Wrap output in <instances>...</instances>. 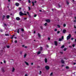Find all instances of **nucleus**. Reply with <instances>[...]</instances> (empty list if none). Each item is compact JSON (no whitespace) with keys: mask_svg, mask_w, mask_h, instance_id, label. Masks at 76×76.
<instances>
[{"mask_svg":"<svg viewBox=\"0 0 76 76\" xmlns=\"http://www.w3.org/2000/svg\"><path fill=\"white\" fill-rule=\"evenodd\" d=\"M54 43H55V45L56 46H57V42L56 41H55L54 42Z\"/></svg>","mask_w":76,"mask_h":76,"instance_id":"1a4fd4ad","label":"nucleus"},{"mask_svg":"<svg viewBox=\"0 0 76 76\" xmlns=\"http://www.w3.org/2000/svg\"><path fill=\"white\" fill-rule=\"evenodd\" d=\"M37 35L39 38H41V35H40V34H39L38 33Z\"/></svg>","mask_w":76,"mask_h":76,"instance_id":"ddd939ff","label":"nucleus"},{"mask_svg":"<svg viewBox=\"0 0 76 76\" xmlns=\"http://www.w3.org/2000/svg\"><path fill=\"white\" fill-rule=\"evenodd\" d=\"M66 50H67V49L66 48H64V51H65Z\"/></svg>","mask_w":76,"mask_h":76,"instance_id":"f704fd0d","label":"nucleus"},{"mask_svg":"<svg viewBox=\"0 0 76 76\" xmlns=\"http://www.w3.org/2000/svg\"><path fill=\"white\" fill-rule=\"evenodd\" d=\"M63 26H64V27H65L66 25V24H64L63 25Z\"/></svg>","mask_w":76,"mask_h":76,"instance_id":"ea45409f","label":"nucleus"},{"mask_svg":"<svg viewBox=\"0 0 76 76\" xmlns=\"http://www.w3.org/2000/svg\"><path fill=\"white\" fill-rule=\"evenodd\" d=\"M6 18L7 19H9V18H10V15H7L6 16Z\"/></svg>","mask_w":76,"mask_h":76,"instance_id":"4468645a","label":"nucleus"},{"mask_svg":"<svg viewBox=\"0 0 76 76\" xmlns=\"http://www.w3.org/2000/svg\"><path fill=\"white\" fill-rule=\"evenodd\" d=\"M47 25V23H45L44 24L45 26H46Z\"/></svg>","mask_w":76,"mask_h":76,"instance_id":"4c0bfd02","label":"nucleus"},{"mask_svg":"<svg viewBox=\"0 0 76 76\" xmlns=\"http://www.w3.org/2000/svg\"><path fill=\"white\" fill-rule=\"evenodd\" d=\"M0 31H1V32H3V30L1 29H0Z\"/></svg>","mask_w":76,"mask_h":76,"instance_id":"c03bdc74","label":"nucleus"},{"mask_svg":"<svg viewBox=\"0 0 76 76\" xmlns=\"http://www.w3.org/2000/svg\"><path fill=\"white\" fill-rule=\"evenodd\" d=\"M28 3H31V1H30V0H28Z\"/></svg>","mask_w":76,"mask_h":76,"instance_id":"3c124183","label":"nucleus"},{"mask_svg":"<svg viewBox=\"0 0 76 76\" xmlns=\"http://www.w3.org/2000/svg\"><path fill=\"white\" fill-rule=\"evenodd\" d=\"M15 36V35H13L12 37L11 38V39H13V38H14V37Z\"/></svg>","mask_w":76,"mask_h":76,"instance_id":"bb28decb","label":"nucleus"},{"mask_svg":"<svg viewBox=\"0 0 76 76\" xmlns=\"http://www.w3.org/2000/svg\"><path fill=\"white\" fill-rule=\"evenodd\" d=\"M48 40H50V37H48Z\"/></svg>","mask_w":76,"mask_h":76,"instance_id":"8fccbe9b","label":"nucleus"},{"mask_svg":"<svg viewBox=\"0 0 76 76\" xmlns=\"http://www.w3.org/2000/svg\"><path fill=\"white\" fill-rule=\"evenodd\" d=\"M4 26H7V24L4 23Z\"/></svg>","mask_w":76,"mask_h":76,"instance_id":"a19ab883","label":"nucleus"},{"mask_svg":"<svg viewBox=\"0 0 76 76\" xmlns=\"http://www.w3.org/2000/svg\"><path fill=\"white\" fill-rule=\"evenodd\" d=\"M21 31H22V32H24V30H23V29L21 28Z\"/></svg>","mask_w":76,"mask_h":76,"instance_id":"393cba45","label":"nucleus"},{"mask_svg":"<svg viewBox=\"0 0 76 76\" xmlns=\"http://www.w3.org/2000/svg\"><path fill=\"white\" fill-rule=\"evenodd\" d=\"M23 52L22 51H20V54L21 55L22 54Z\"/></svg>","mask_w":76,"mask_h":76,"instance_id":"c85d7f7f","label":"nucleus"},{"mask_svg":"<svg viewBox=\"0 0 76 76\" xmlns=\"http://www.w3.org/2000/svg\"><path fill=\"white\" fill-rule=\"evenodd\" d=\"M37 16V15H35L34 16V17H36Z\"/></svg>","mask_w":76,"mask_h":76,"instance_id":"864d4df0","label":"nucleus"},{"mask_svg":"<svg viewBox=\"0 0 76 76\" xmlns=\"http://www.w3.org/2000/svg\"><path fill=\"white\" fill-rule=\"evenodd\" d=\"M57 31V29L56 28L54 29V31Z\"/></svg>","mask_w":76,"mask_h":76,"instance_id":"37998d69","label":"nucleus"},{"mask_svg":"<svg viewBox=\"0 0 76 76\" xmlns=\"http://www.w3.org/2000/svg\"><path fill=\"white\" fill-rule=\"evenodd\" d=\"M21 36L22 37H24V36H23V35H21Z\"/></svg>","mask_w":76,"mask_h":76,"instance_id":"6e6d98bb","label":"nucleus"},{"mask_svg":"<svg viewBox=\"0 0 76 76\" xmlns=\"http://www.w3.org/2000/svg\"><path fill=\"white\" fill-rule=\"evenodd\" d=\"M28 10H31V7H28Z\"/></svg>","mask_w":76,"mask_h":76,"instance_id":"7c9ffc66","label":"nucleus"},{"mask_svg":"<svg viewBox=\"0 0 76 76\" xmlns=\"http://www.w3.org/2000/svg\"><path fill=\"white\" fill-rule=\"evenodd\" d=\"M71 38V34H69V35H68L66 37L67 40H69Z\"/></svg>","mask_w":76,"mask_h":76,"instance_id":"f257e3e1","label":"nucleus"},{"mask_svg":"<svg viewBox=\"0 0 76 76\" xmlns=\"http://www.w3.org/2000/svg\"><path fill=\"white\" fill-rule=\"evenodd\" d=\"M26 56V54H25L24 55V58H25Z\"/></svg>","mask_w":76,"mask_h":76,"instance_id":"412c9836","label":"nucleus"},{"mask_svg":"<svg viewBox=\"0 0 76 76\" xmlns=\"http://www.w3.org/2000/svg\"><path fill=\"white\" fill-rule=\"evenodd\" d=\"M25 63L26 64V65H27V66H28L29 65V64L26 61H25Z\"/></svg>","mask_w":76,"mask_h":76,"instance_id":"dca6fc26","label":"nucleus"},{"mask_svg":"<svg viewBox=\"0 0 76 76\" xmlns=\"http://www.w3.org/2000/svg\"><path fill=\"white\" fill-rule=\"evenodd\" d=\"M61 63L62 64L64 63V61L63 59L61 60Z\"/></svg>","mask_w":76,"mask_h":76,"instance_id":"9b49d317","label":"nucleus"},{"mask_svg":"<svg viewBox=\"0 0 76 76\" xmlns=\"http://www.w3.org/2000/svg\"><path fill=\"white\" fill-rule=\"evenodd\" d=\"M14 71H15V68H13L12 72H13Z\"/></svg>","mask_w":76,"mask_h":76,"instance_id":"aec40b11","label":"nucleus"},{"mask_svg":"<svg viewBox=\"0 0 76 76\" xmlns=\"http://www.w3.org/2000/svg\"><path fill=\"white\" fill-rule=\"evenodd\" d=\"M40 28L41 29H43V28H42V26H40Z\"/></svg>","mask_w":76,"mask_h":76,"instance_id":"c9c22d12","label":"nucleus"},{"mask_svg":"<svg viewBox=\"0 0 76 76\" xmlns=\"http://www.w3.org/2000/svg\"><path fill=\"white\" fill-rule=\"evenodd\" d=\"M53 72H51V73H50V76H52V75H53Z\"/></svg>","mask_w":76,"mask_h":76,"instance_id":"e433bc0d","label":"nucleus"},{"mask_svg":"<svg viewBox=\"0 0 76 76\" xmlns=\"http://www.w3.org/2000/svg\"><path fill=\"white\" fill-rule=\"evenodd\" d=\"M76 22V20H74V22Z\"/></svg>","mask_w":76,"mask_h":76,"instance_id":"e2e57ef3","label":"nucleus"},{"mask_svg":"<svg viewBox=\"0 0 76 76\" xmlns=\"http://www.w3.org/2000/svg\"><path fill=\"white\" fill-rule=\"evenodd\" d=\"M57 26L58 27V28H60V27H61L59 25H57Z\"/></svg>","mask_w":76,"mask_h":76,"instance_id":"b1692460","label":"nucleus"},{"mask_svg":"<svg viewBox=\"0 0 76 76\" xmlns=\"http://www.w3.org/2000/svg\"><path fill=\"white\" fill-rule=\"evenodd\" d=\"M60 53L62 54L63 53V52H60Z\"/></svg>","mask_w":76,"mask_h":76,"instance_id":"09e8293b","label":"nucleus"},{"mask_svg":"<svg viewBox=\"0 0 76 76\" xmlns=\"http://www.w3.org/2000/svg\"><path fill=\"white\" fill-rule=\"evenodd\" d=\"M27 19V18H24V19L25 20H26V19Z\"/></svg>","mask_w":76,"mask_h":76,"instance_id":"13d9d810","label":"nucleus"},{"mask_svg":"<svg viewBox=\"0 0 76 76\" xmlns=\"http://www.w3.org/2000/svg\"><path fill=\"white\" fill-rule=\"evenodd\" d=\"M20 29V28H18V29H16V31H15V32L17 31L18 33V34H19V30Z\"/></svg>","mask_w":76,"mask_h":76,"instance_id":"39448f33","label":"nucleus"},{"mask_svg":"<svg viewBox=\"0 0 76 76\" xmlns=\"http://www.w3.org/2000/svg\"><path fill=\"white\" fill-rule=\"evenodd\" d=\"M16 20H20V18L19 17H18L16 18Z\"/></svg>","mask_w":76,"mask_h":76,"instance_id":"0eeeda50","label":"nucleus"},{"mask_svg":"<svg viewBox=\"0 0 76 76\" xmlns=\"http://www.w3.org/2000/svg\"><path fill=\"white\" fill-rule=\"evenodd\" d=\"M32 4H33V6H34L35 5V4H34V2H32Z\"/></svg>","mask_w":76,"mask_h":76,"instance_id":"c756f323","label":"nucleus"},{"mask_svg":"<svg viewBox=\"0 0 76 76\" xmlns=\"http://www.w3.org/2000/svg\"><path fill=\"white\" fill-rule=\"evenodd\" d=\"M64 48V46L62 45L61 47V48Z\"/></svg>","mask_w":76,"mask_h":76,"instance_id":"4be33fe9","label":"nucleus"},{"mask_svg":"<svg viewBox=\"0 0 76 76\" xmlns=\"http://www.w3.org/2000/svg\"><path fill=\"white\" fill-rule=\"evenodd\" d=\"M27 14H28V16H29V17H31V16L30 15L29 12H27Z\"/></svg>","mask_w":76,"mask_h":76,"instance_id":"a211bd4d","label":"nucleus"},{"mask_svg":"<svg viewBox=\"0 0 76 76\" xmlns=\"http://www.w3.org/2000/svg\"><path fill=\"white\" fill-rule=\"evenodd\" d=\"M19 15L20 16H23L24 15V14L22 12H19Z\"/></svg>","mask_w":76,"mask_h":76,"instance_id":"f03ea898","label":"nucleus"},{"mask_svg":"<svg viewBox=\"0 0 76 76\" xmlns=\"http://www.w3.org/2000/svg\"><path fill=\"white\" fill-rule=\"evenodd\" d=\"M15 5L16 6H19V4H18V3H16L15 4Z\"/></svg>","mask_w":76,"mask_h":76,"instance_id":"9d476101","label":"nucleus"},{"mask_svg":"<svg viewBox=\"0 0 76 76\" xmlns=\"http://www.w3.org/2000/svg\"><path fill=\"white\" fill-rule=\"evenodd\" d=\"M5 18V16L3 15V18H2V20H4V18Z\"/></svg>","mask_w":76,"mask_h":76,"instance_id":"5701e85b","label":"nucleus"},{"mask_svg":"<svg viewBox=\"0 0 76 76\" xmlns=\"http://www.w3.org/2000/svg\"><path fill=\"white\" fill-rule=\"evenodd\" d=\"M57 34H60V31H57Z\"/></svg>","mask_w":76,"mask_h":76,"instance_id":"79ce46f5","label":"nucleus"},{"mask_svg":"<svg viewBox=\"0 0 76 76\" xmlns=\"http://www.w3.org/2000/svg\"><path fill=\"white\" fill-rule=\"evenodd\" d=\"M7 48H10V46H9V45H7Z\"/></svg>","mask_w":76,"mask_h":76,"instance_id":"2f4dec72","label":"nucleus"},{"mask_svg":"<svg viewBox=\"0 0 76 76\" xmlns=\"http://www.w3.org/2000/svg\"><path fill=\"white\" fill-rule=\"evenodd\" d=\"M15 43H17V42H18L17 40H15Z\"/></svg>","mask_w":76,"mask_h":76,"instance_id":"49530a36","label":"nucleus"},{"mask_svg":"<svg viewBox=\"0 0 76 76\" xmlns=\"http://www.w3.org/2000/svg\"><path fill=\"white\" fill-rule=\"evenodd\" d=\"M69 66H66V69H69Z\"/></svg>","mask_w":76,"mask_h":76,"instance_id":"a878e982","label":"nucleus"},{"mask_svg":"<svg viewBox=\"0 0 76 76\" xmlns=\"http://www.w3.org/2000/svg\"><path fill=\"white\" fill-rule=\"evenodd\" d=\"M66 30L65 29H64L63 30V32L64 34H65L66 33Z\"/></svg>","mask_w":76,"mask_h":76,"instance_id":"f8f14e48","label":"nucleus"},{"mask_svg":"<svg viewBox=\"0 0 76 76\" xmlns=\"http://www.w3.org/2000/svg\"><path fill=\"white\" fill-rule=\"evenodd\" d=\"M1 71L3 73H4V72H5V71L4 70V68H1Z\"/></svg>","mask_w":76,"mask_h":76,"instance_id":"423d86ee","label":"nucleus"},{"mask_svg":"<svg viewBox=\"0 0 76 76\" xmlns=\"http://www.w3.org/2000/svg\"><path fill=\"white\" fill-rule=\"evenodd\" d=\"M39 12H42V10H39Z\"/></svg>","mask_w":76,"mask_h":76,"instance_id":"774afa93","label":"nucleus"},{"mask_svg":"<svg viewBox=\"0 0 76 76\" xmlns=\"http://www.w3.org/2000/svg\"><path fill=\"white\" fill-rule=\"evenodd\" d=\"M64 39V37L62 36V37H61V39L59 38V41H61V40H62V39Z\"/></svg>","mask_w":76,"mask_h":76,"instance_id":"7ed1b4c3","label":"nucleus"},{"mask_svg":"<svg viewBox=\"0 0 76 76\" xmlns=\"http://www.w3.org/2000/svg\"><path fill=\"white\" fill-rule=\"evenodd\" d=\"M46 47H48V48L49 46H48V45H46Z\"/></svg>","mask_w":76,"mask_h":76,"instance_id":"052dcab7","label":"nucleus"},{"mask_svg":"<svg viewBox=\"0 0 76 76\" xmlns=\"http://www.w3.org/2000/svg\"><path fill=\"white\" fill-rule=\"evenodd\" d=\"M25 76H28V75L26 74L25 75Z\"/></svg>","mask_w":76,"mask_h":76,"instance_id":"bf43d9fd","label":"nucleus"},{"mask_svg":"<svg viewBox=\"0 0 76 76\" xmlns=\"http://www.w3.org/2000/svg\"><path fill=\"white\" fill-rule=\"evenodd\" d=\"M40 51H41L42 50V47H40Z\"/></svg>","mask_w":76,"mask_h":76,"instance_id":"f3484780","label":"nucleus"},{"mask_svg":"<svg viewBox=\"0 0 76 76\" xmlns=\"http://www.w3.org/2000/svg\"><path fill=\"white\" fill-rule=\"evenodd\" d=\"M75 46V44H73L72 45V47H74Z\"/></svg>","mask_w":76,"mask_h":76,"instance_id":"de8ad7c7","label":"nucleus"},{"mask_svg":"<svg viewBox=\"0 0 76 76\" xmlns=\"http://www.w3.org/2000/svg\"><path fill=\"white\" fill-rule=\"evenodd\" d=\"M24 15H25L26 16V15H26V14H24Z\"/></svg>","mask_w":76,"mask_h":76,"instance_id":"680f3d73","label":"nucleus"},{"mask_svg":"<svg viewBox=\"0 0 76 76\" xmlns=\"http://www.w3.org/2000/svg\"><path fill=\"white\" fill-rule=\"evenodd\" d=\"M35 33H36V32H35V31H34V34H35Z\"/></svg>","mask_w":76,"mask_h":76,"instance_id":"4d7b16f0","label":"nucleus"},{"mask_svg":"<svg viewBox=\"0 0 76 76\" xmlns=\"http://www.w3.org/2000/svg\"><path fill=\"white\" fill-rule=\"evenodd\" d=\"M45 69H46V70H48V69H50V67L48 66H45Z\"/></svg>","mask_w":76,"mask_h":76,"instance_id":"20e7f679","label":"nucleus"},{"mask_svg":"<svg viewBox=\"0 0 76 76\" xmlns=\"http://www.w3.org/2000/svg\"><path fill=\"white\" fill-rule=\"evenodd\" d=\"M69 47H70V48H72V46H69Z\"/></svg>","mask_w":76,"mask_h":76,"instance_id":"69168bd1","label":"nucleus"},{"mask_svg":"<svg viewBox=\"0 0 76 76\" xmlns=\"http://www.w3.org/2000/svg\"><path fill=\"white\" fill-rule=\"evenodd\" d=\"M5 36H9V34H5Z\"/></svg>","mask_w":76,"mask_h":76,"instance_id":"72a5a7b5","label":"nucleus"},{"mask_svg":"<svg viewBox=\"0 0 76 76\" xmlns=\"http://www.w3.org/2000/svg\"><path fill=\"white\" fill-rule=\"evenodd\" d=\"M71 39L72 40H73V38H71Z\"/></svg>","mask_w":76,"mask_h":76,"instance_id":"338daca9","label":"nucleus"},{"mask_svg":"<svg viewBox=\"0 0 76 76\" xmlns=\"http://www.w3.org/2000/svg\"><path fill=\"white\" fill-rule=\"evenodd\" d=\"M45 63H47V58H45Z\"/></svg>","mask_w":76,"mask_h":76,"instance_id":"2eb2a0df","label":"nucleus"},{"mask_svg":"<svg viewBox=\"0 0 76 76\" xmlns=\"http://www.w3.org/2000/svg\"><path fill=\"white\" fill-rule=\"evenodd\" d=\"M58 7H61V6H60V4H58Z\"/></svg>","mask_w":76,"mask_h":76,"instance_id":"58836bf2","label":"nucleus"},{"mask_svg":"<svg viewBox=\"0 0 76 76\" xmlns=\"http://www.w3.org/2000/svg\"><path fill=\"white\" fill-rule=\"evenodd\" d=\"M41 56H42L43 57L45 56V55H44V54H42L41 55Z\"/></svg>","mask_w":76,"mask_h":76,"instance_id":"473e14b6","label":"nucleus"},{"mask_svg":"<svg viewBox=\"0 0 76 76\" xmlns=\"http://www.w3.org/2000/svg\"><path fill=\"white\" fill-rule=\"evenodd\" d=\"M66 3L68 5L69 4V2H68V1H66Z\"/></svg>","mask_w":76,"mask_h":76,"instance_id":"a18cd8bd","label":"nucleus"},{"mask_svg":"<svg viewBox=\"0 0 76 76\" xmlns=\"http://www.w3.org/2000/svg\"><path fill=\"white\" fill-rule=\"evenodd\" d=\"M41 54V52L39 51L37 53V54Z\"/></svg>","mask_w":76,"mask_h":76,"instance_id":"6ab92c4d","label":"nucleus"},{"mask_svg":"<svg viewBox=\"0 0 76 76\" xmlns=\"http://www.w3.org/2000/svg\"><path fill=\"white\" fill-rule=\"evenodd\" d=\"M45 21L46 22H48V23H49V22H50V20L49 19L46 20Z\"/></svg>","mask_w":76,"mask_h":76,"instance_id":"6e6552de","label":"nucleus"},{"mask_svg":"<svg viewBox=\"0 0 76 76\" xmlns=\"http://www.w3.org/2000/svg\"><path fill=\"white\" fill-rule=\"evenodd\" d=\"M19 10H21V8H19Z\"/></svg>","mask_w":76,"mask_h":76,"instance_id":"0e129e2a","label":"nucleus"},{"mask_svg":"<svg viewBox=\"0 0 76 76\" xmlns=\"http://www.w3.org/2000/svg\"><path fill=\"white\" fill-rule=\"evenodd\" d=\"M41 74H42V72H41V71H40L39 73V75H41Z\"/></svg>","mask_w":76,"mask_h":76,"instance_id":"cd10ccee","label":"nucleus"},{"mask_svg":"<svg viewBox=\"0 0 76 76\" xmlns=\"http://www.w3.org/2000/svg\"><path fill=\"white\" fill-rule=\"evenodd\" d=\"M74 28H76V26L75 25L74 26Z\"/></svg>","mask_w":76,"mask_h":76,"instance_id":"603ef678","label":"nucleus"},{"mask_svg":"<svg viewBox=\"0 0 76 76\" xmlns=\"http://www.w3.org/2000/svg\"><path fill=\"white\" fill-rule=\"evenodd\" d=\"M31 65H33V64H34V63H31Z\"/></svg>","mask_w":76,"mask_h":76,"instance_id":"5fc2aeb1","label":"nucleus"}]
</instances>
